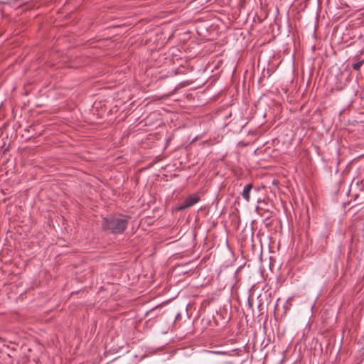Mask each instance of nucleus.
Instances as JSON below:
<instances>
[{"label": "nucleus", "mask_w": 364, "mask_h": 364, "mask_svg": "<svg viewBox=\"0 0 364 364\" xmlns=\"http://www.w3.org/2000/svg\"><path fill=\"white\" fill-rule=\"evenodd\" d=\"M212 353H216V354H222V355H226L227 354L225 352L213 351Z\"/></svg>", "instance_id": "5"}, {"label": "nucleus", "mask_w": 364, "mask_h": 364, "mask_svg": "<svg viewBox=\"0 0 364 364\" xmlns=\"http://www.w3.org/2000/svg\"><path fill=\"white\" fill-rule=\"evenodd\" d=\"M362 65H363V61H360V62L354 63L353 65V69L358 70L360 69V68L361 67Z\"/></svg>", "instance_id": "4"}, {"label": "nucleus", "mask_w": 364, "mask_h": 364, "mask_svg": "<svg viewBox=\"0 0 364 364\" xmlns=\"http://www.w3.org/2000/svg\"><path fill=\"white\" fill-rule=\"evenodd\" d=\"M252 188V183H248V184L245 185L243 188V191L242 193V196L247 202H249L250 200V191H251Z\"/></svg>", "instance_id": "3"}, {"label": "nucleus", "mask_w": 364, "mask_h": 364, "mask_svg": "<svg viewBox=\"0 0 364 364\" xmlns=\"http://www.w3.org/2000/svg\"><path fill=\"white\" fill-rule=\"evenodd\" d=\"M129 217L113 215L103 218L102 228L114 234L122 233L127 227Z\"/></svg>", "instance_id": "1"}, {"label": "nucleus", "mask_w": 364, "mask_h": 364, "mask_svg": "<svg viewBox=\"0 0 364 364\" xmlns=\"http://www.w3.org/2000/svg\"><path fill=\"white\" fill-rule=\"evenodd\" d=\"M200 200V196L198 194H193L188 196L177 208L178 210H182L193 206Z\"/></svg>", "instance_id": "2"}]
</instances>
